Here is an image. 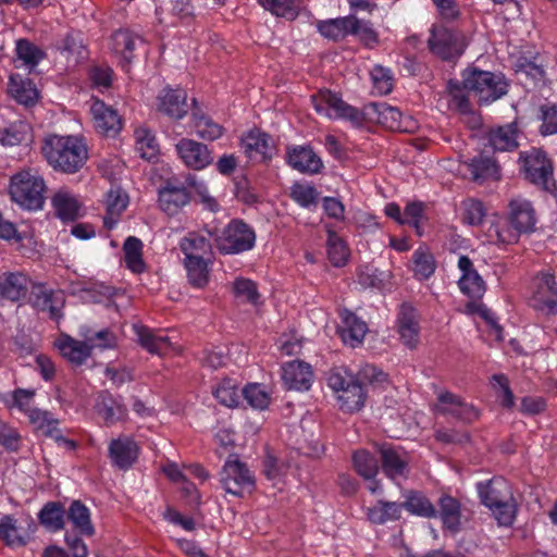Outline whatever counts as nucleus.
<instances>
[{
  "instance_id": "59",
  "label": "nucleus",
  "mask_w": 557,
  "mask_h": 557,
  "mask_svg": "<svg viewBox=\"0 0 557 557\" xmlns=\"http://www.w3.org/2000/svg\"><path fill=\"white\" fill-rule=\"evenodd\" d=\"M35 396V389L17 388L13 391L5 404L9 408H16L25 414H29V411L35 410L33 407Z\"/></svg>"
},
{
  "instance_id": "7",
  "label": "nucleus",
  "mask_w": 557,
  "mask_h": 557,
  "mask_svg": "<svg viewBox=\"0 0 557 557\" xmlns=\"http://www.w3.org/2000/svg\"><path fill=\"white\" fill-rule=\"evenodd\" d=\"M256 233L243 220H232L221 232H215V245L223 255H237L253 248Z\"/></svg>"
},
{
  "instance_id": "62",
  "label": "nucleus",
  "mask_w": 557,
  "mask_h": 557,
  "mask_svg": "<svg viewBox=\"0 0 557 557\" xmlns=\"http://www.w3.org/2000/svg\"><path fill=\"white\" fill-rule=\"evenodd\" d=\"M448 88L451 98V106L460 113L471 112V103L469 99V94L471 92L465 88L463 81L461 84L458 82H449Z\"/></svg>"
},
{
  "instance_id": "53",
  "label": "nucleus",
  "mask_w": 557,
  "mask_h": 557,
  "mask_svg": "<svg viewBox=\"0 0 557 557\" xmlns=\"http://www.w3.org/2000/svg\"><path fill=\"white\" fill-rule=\"evenodd\" d=\"M327 256L334 267H343L349 258V249L346 243L334 232H329Z\"/></svg>"
},
{
  "instance_id": "63",
  "label": "nucleus",
  "mask_w": 557,
  "mask_h": 557,
  "mask_svg": "<svg viewBox=\"0 0 557 557\" xmlns=\"http://www.w3.org/2000/svg\"><path fill=\"white\" fill-rule=\"evenodd\" d=\"M0 539L10 546H22L25 544L18 533L16 520L11 516H4L0 519Z\"/></svg>"
},
{
  "instance_id": "50",
  "label": "nucleus",
  "mask_w": 557,
  "mask_h": 557,
  "mask_svg": "<svg viewBox=\"0 0 557 557\" xmlns=\"http://www.w3.org/2000/svg\"><path fill=\"white\" fill-rule=\"evenodd\" d=\"M135 149L143 159H153L158 151V143L151 131L146 127L136 128L135 133Z\"/></svg>"
},
{
  "instance_id": "45",
  "label": "nucleus",
  "mask_w": 557,
  "mask_h": 557,
  "mask_svg": "<svg viewBox=\"0 0 557 557\" xmlns=\"http://www.w3.org/2000/svg\"><path fill=\"white\" fill-rule=\"evenodd\" d=\"M411 515L423 518H436L435 506L432 502L420 492H409L405 502L401 504Z\"/></svg>"
},
{
  "instance_id": "32",
  "label": "nucleus",
  "mask_w": 557,
  "mask_h": 557,
  "mask_svg": "<svg viewBox=\"0 0 557 557\" xmlns=\"http://www.w3.org/2000/svg\"><path fill=\"white\" fill-rule=\"evenodd\" d=\"M28 277L21 272H5L0 275V298L12 302L25 298L28 292Z\"/></svg>"
},
{
  "instance_id": "23",
  "label": "nucleus",
  "mask_w": 557,
  "mask_h": 557,
  "mask_svg": "<svg viewBox=\"0 0 557 557\" xmlns=\"http://www.w3.org/2000/svg\"><path fill=\"white\" fill-rule=\"evenodd\" d=\"M435 411L441 414H451L465 422H472L479 417L478 410L472 405L449 392L438 394Z\"/></svg>"
},
{
  "instance_id": "12",
  "label": "nucleus",
  "mask_w": 557,
  "mask_h": 557,
  "mask_svg": "<svg viewBox=\"0 0 557 557\" xmlns=\"http://www.w3.org/2000/svg\"><path fill=\"white\" fill-rule=\"evenodd\" d=\"M532 307L545 313L557 312V282L550 272H540L533 278Z\"/></svg>"
},
{
  "instance_id": "28",
  "label": "nucleus",
  "mask_w": 557,
  "mask_h": 557,
  "mask_svg": "<svg viewBox=\"0 0 557 557\" xmlns=\"http://www.w3.org/2000/svg\"><path fill=\"white\" fill-rule=\"evenodd\" d=\"M144 40L127 29H119L111 35L110 50L120 59L123 67H127L134 58V50Z\"/></svg>"
},
{
  "instance_id": "35",
  "label": "nucleus",
  "mask_w": 557,
  "mask_h": 557,
  "mask_svg": "<svg viewBox=\"0 0 557 557\" xmlns=\"http://www.w3.org/2000/svg\"><path fill=\"white\" fill-rule=\"evenodd\" d=\"M55 347L63 358L77 366L84 363L91 354V346L87 342L76 341L69 335H61Z\"/></svg>"
},
{
  "instance_id": "29",
  "label": "nucleus",
  "mask_w": 557,
  "mask_h": 557,
  "mask_svg": "<svg viewBox=\"0 0 557 557\" xmlns=\"http://www.w3.org/2000/svg\"><path fill=\"white\" fill-rule=\"evenodd\" d=\"M380 455L382 460V469L388 478L396 481L407 476L409 469L408 459L405 451L389 445H383L380 448Z\"/></svg>"
},
{
  "instance_id": "55",
  "label": "nucleus",
  "mask_w": 557,
  "mask_h": 557,
  "mask_svg": "<svg viewBox=\"0 0 557 557\" xmlns=\"http://www.w3.org/2000/svg\"><path fill=\"white\" fill-rule=\"evenodd\" d=\"M15 51L17 61H21L28 69L35 67L45 55L37 46L27 39L17 40Z\"/></svg>"
},
{
  "instance_id": "56",
  "label": "nucleus",
  "mask_w": 557,
  "mask_h": 557,
  "mask_svg": "<svg viewBox=\"0 0 557 557\" xmlns=\"http://www.w3.org/2000/svg\"><path fill=\"white\" fill-rule=\"evenodd\" d=\"M541 125L539 132L543 136L557 134V102H545L539 108Z\"/></svg>"
},
{
  "instance_id": "11",
  "label": "nucleus",
  "mask_w": 557,
  "mask_h": 557,
  "mask_svg": "<svg viewBox=\"0 0 557 557\" xmlns=\"http://www.w3.org/2000/svg\"><path fill=\"white\" fill-rule=\"evenodd\" d=\"M367 109L371 119L393 132L413 133L419 128V123L413 116L404 115L398 108L385 102L371 103Z\"/></svg>"
},
{
  "instance_id": "26",
  "label": "nucleus",
  "mask_w": 557,
  "mask_h": 557,
  "mask_svg": "<svg viewBox=\"0 0 557 557\" xmlns=\"http://www.w3.org/2000/svg\"><path fill=\"white\" fill-rule=\"evenodd\" d=\"M157 109L172 119H183L188 111L186 91L180 88H164L158 96Z\"/></svg>"
},
{
  "instance_id": "9",
  "label": "nucleus",
  "mask_w": 557,
  "mask_h": 557,
  "mask_svg": "<svg viewBox=\"0 0 557 557\" xmlns=\"http://www.w3.org/2000/svg\"><path fill=\"white\" fill-rule=\"evenodd\" d=\"M520 162L529 182L542 188H548V184L553 181V164L545 151L531 148L520 153Z\"/></svg>"
},
{
  "instance_id": "44",
  "label": "nucleus",
  "mask_w": 557,
  "mask_h": 557,
  "mask_svg": "<svg viewBox=\"0 0 557 557\" xmlns=\"http://www.w3.org/2000/svg\"><path fill=\"white\" fill-rule=\"evenodd\" d=\"M9 94L20 103L29 104L37 99V89L29 79L20 75H11L8 85Z\"/></svg>"
},
{
  "instance_id": "17",
  "label": "nucleus",
  "mask_w": 557,
  "mask_h": 557,
  "mask_svg": "<svg viewBox=\"0 0 557 557\" xmlns=\"http://www.w3.org/2000/svg\"><path fill=\"white\" fill-rule=\"evenodd\" d=\"M521 131L516 122L494 126L486 131L485 146L494 151L510 152L519 147Z\"/></svg>"
},
{
  "instance_id": "19",
  "label": "nucleus",
  "mask_w": 557,
  "mask_h": 557,
  "mask_svg": "<svg viewBox=\"0 0 557 557\" xmlns=\"http://www.w3.org/2000/svg\"><path fill=\"white\" fill-rule=\"evenodd\" d=\"M175 150L182 162L193 170H202L212 162V156L208 147L194 139L182 138L175 145Z\"/></svg>"
},
{
  "instance_id": "34",
  "label": "nucleus",
  "mask_w": 557,
  "mask_h": 557,
  "mask_svg": "<svg viewBox=\"0 0 557 557\" xmlns=\"http://www.w3.org/2000/svg\"><path fill=\"white\" fill-rule=\"evenodd\" d=\"M133 330L138 344L150 354L162 356L173 349L168 336L157 334L144 325H134Z\"/></svg>"
},
{
  "instance_id": "51",
  "label": "nucleus",
  "mask_w": 557,
  "mask_h": 557,
  "mask_svg": "<svg viewBox=\"0 0 557 557\" xmlns=\"http://www.w3.org/2000/svg\"><path fill=\"white\" fill-rule=\"evenodd\" d=\"M193 127L196 134L206 140H215L223 135L224 128L222 125L214 122L211 117L193 113Z\"/></svg>"
},
{
  "instance_id": "16",
  "label": "nucleus",
  "mask_w": 557,
  "mask_h": 557,
  "mask_svg": "<svg viewBox=\"0 0 557 557\" xmlns=\"http://www.w3.org/2000/svg\"><path fill=\"white\" fill-rule=\"evenodd\" d=\"M138 455L139 446L129 435L121 434L108 444V457L112 466L120 470L129 469L136 462Z\"/></svg>"
},
{
  "instance_id": "22",
  "label": "nucleus",
  "mask_w": 557,
  "mask_h": 557,
  "mask_svg": "<svg viewBox=\"0 0 557 557\" xmlns=\"http://www.w3.org/2000/svg\"><path fill=\"white\" fill-rule=\"evenodd\" d=\"M242 148L247 157L256 162L267 161L274 153V144L271 137L259 129H251L243 136Z\"/></svg>"
},
{
  "instance_id": "6",
  "label": "nucleus",
  "mask_w": 557,
  "mask_h": 557,
  "mask_svg": "<svg viewBox=\"0 0 557 557\" xmlns=\"http://www.w3.org/2000/svg\"><path fill=\"white\" fill-rule=\"evenodd\" d=\"M327 385L336 394L341 410L359 411L366 401V391L359 381L346 370H333L329 373Z\"/></svg>"
},
{
  "instance_id": "27",
  "label": "nucleus",
  "mask_w": 557,
  "mask_h": 557,
  "mask_svg": "<svg viewBox=\"0 0 557 557\" xmlns=\"http://www.w3.org/2000/svg\"><path fill=\"white\" fill-rule=\"evenodd\" d=\"M339 317L341 325L338 326V334L342 341L352 348L359 346L368 333L367 323L354 312L346 309L341 311Z\"/></svg>"
},
{
  "instance_id": "18",
  "label": "nucleus",
  "mask_w": 557,
  "mask_h": 557,
  "mask_svg": "<svg viewBox=\"0 0 557 557\" xmlns=\"http://www.w3.org/2000/svg\"><path fill=\"white\" fill-rule=\"evenodd\" d=\"M211 238L215 239V231L203 228L199 232H189L180 240V249L184 259L212 258L213 247Z\"/></svg>"
},
{
  "instance_id": "3",
  "label": "nucleus",
  "mask_w": 557,
  "mask_h": 557,
  "mask_svg": "<svg viewBox=\"0 0 557 557\" xmlns=\"http://www.w3.org/2000/svg\"><path fill=\"white\" fill-rule=\"evenodd\" d=\"M476 490L481 503L490 508L499 525L509 527L516 517V503L508 482L502 476L479 482Z\"/></svg>"
},
{
  "instance_id": "5",
  "label": "nucleus",
  "mask_w": 557,
  "mask_h": 557,
  "mask_svg": "<svg viewBox=\"0 0 557 557\" xmlns=\"http://www.w3.org/2000/svg\"><path fill=\"white\" fill-rule=\"evenodd\" d=\"M45 193L44 178L32 170H22L10 180L11 199L23 209L40 210L45 203Z\"/></svg>"
},
{
  "instance_id": "38",
  "label": "nucleus",
  "mask_w": 557,
  "mask_h": 557,
  "mask_svg": "<svg viewBox=\"0 0 557 557\" xmlns=\"http://www.w3.org/2000/svg\"><path fill=\"white\" fill-rule=\"evenodd\" d=\"M468 170L471 177L475 182H483L486 180H499L500 170L497 161L484 154L474 157L468 163Z\"/></svg>"
},
{
  "instance_id": "48",
  "label": "nucleus",
  "mask_w": 557,
  "mask_h": 557,
  "mask_svg": "<svg viewBox=\"0 0 557 557\" xmlns=\"http://www.w3.org/2000/svg\"><path fill=\"white\" fill-rule=\"evenodd\" d=\"M215 399L225 407H236L239 404L242 391L232 379L222 380L213 391Z\"/></svg>"
},
{
  "instance_id": "39",
  "label": "nucleus",
  "mask_w": 557,
  "mask_h": 557,
  "mask_svg": "<svg viewBox=\"0 0 557 557\" xmlns=\"http://www.w3.org/2000/svg\"><path fill=\"white\" fill-rule=\"evenodd\" d=\"M66 518L73 529L85 536H92L95 528L91 523L90 511L81 500H74L66 510Z\"/></svg>"
},
{
  "instance_id": "49",
  "label": "nucleus",
  "mask_w": 557,
  "mask_h": 557,
  "mask_svg": "<svg viewBox=\"0 0 557 557\" xmlns=\"http://www.w3.org/2000/svg\"><path fill=\"white\" fill-rule=\"evenodd\" d=\"M350 15L345 17L332 18L318 23L319 33L332 40H339L349 35Z\"/></svg>"
},
{
  "instance_id": "13",
  "label": "nucleus",
  "mask_w": 557,
  "mask_h": 557,
  "mask_svg": "<svg viewBox=\"0 0 557 557\" xmlns=\"http://www.w3.org/2000/svg\"><path fill=\"white\" fill-rule=\"evenodd\" d=\"M428 44L432 53L443 60H450L463 52L458 35L443 25H434L431 28Z\"/></svg>"
},
{
  "instance_id": "58",
  "label": "nucleus",
  "mask_w": 557,
  "mask_h": 557,
  "mask_svg": "<svg viewBox=\"0 0 557 557\" xmlns=\"http://www.w3.org/2000/svg\"><path fill=\"white\" fill-rule=\"evenodd\" d=\"M28 135L29 125L21 121L0 131V141L4 146H16L25 141Z\"/></svg>"
},
{
  "instance_id": "24",
  "label": "nucleus",
  "mask_w": 557,
  "mask_h": 557,
  "mask_svg": "<svg viewBox=\"0 0 557 557\" xmlns=\"http://www.w3.org/2000/svg\"><path fill=\"white\" fill-rule=\"evenodd\" d=\"M312 379V369L307 362L294 360L282 367V381L287 389L308 391Z\"/></svg>"
},
{
  "instance_id": "42",
  "label": "nucleus",
  "mask_w": 557,
  "mask_h": 557,
  "mask_svg": "<svg viewBox=\"0 0 557 557\" xmlns=\"http://www.w3.org/2000/svg\"><path fill=\"white\" fill-rule=\"evenodd\" d=\"M410 269L417 280L430 278L436 270L434 256L425 248H418L412 253Z\"/></svg>"
},
{
  "instance_id": "46",
  "label": "nucleus",
  "mask_w": 557,
  "mask_h": 557,
  "mask_svg": "<svg viewBox=\"0 0 557 557\" xmlns=\"http://www.w3.org/2000/svg\"><path fill=\"white\" fill-rule=\"evenodd\" d=\"M65 515L66 511L60 503L49 502L39 511L38 519L45 528L51 531H60L64 527Z\"/></svg>"
},
{
  "instance_id": "52",
  "label": "nucleus",
  "mask_w": 557,
  "mask_h": 557,
  "mask_svg": "<svg viewBox=\"0 0 557 557\" xmlns=\"http://www.w3.org/2000/svg\"><path fill=\"white\" fill-rule=\"evenodd\" d=\"M352 462L359 475L372 480L379 472V460L366 449H359L352 455Z\"/></svg>"
},
{
  "instance_id": "21",
  "label": "nucleus",
  "mask_w": 557,
  "mask_h": 557,
  "mask_svg": "<svg viewBox=\"0 0 557 557\" xmlns=\"http://www.w3.org/2000/svg\"><path fill=\"white\" fill-rule=\"evenodd\" d=\"M458 269L461 272V276L458 280L460 292L472 299L482 298L486 290L485 282L474 269L468 256L459 257Z\"/></svg>"
},
{
  "instance_id": "10",
  "label": "nucleus",
  "mask_w": 557,
  "mask_h": 557,
  "mask_svg": "<svg viewBox=\"0 0 557 557\" xmlns=\"http://www.w3.org/2000/svg\"><path fill=\"white\" fill-rule=\"evenodd\" d=\"M220 481L226 493L240 497L246 490L255 486V476L245 463L235 456H230L225 461Z\"/></svg>"
},
{
  "instance_id": "31",
  "label": "nucleus",
  "mask_w": 557,
  "mask_h": 557,
  "mask_svg": "<svg viewBox=\"0 0 557 557\" xmlns=\"http://www.w3.org/2000/svg\"><path fill=\"white\" fill-rule=\"evenodd\" d=\"M288 164L301 173H319L323 168L320 157L310 148L297 146L287 150Z\"/></svg>"
},
{
  "instance_id": "64",
  "label": "nucleus",
  "mask_w": 557,
  "mask_h": 557,
  "mask_svg": "<svg viewBox=\"0 0 557 557\" xmlns=\"http://www.w3.org/2000/svg\"><path fill=\"white\" fill-rule=\"evenodd\" d=\"M350 23L349 35L357 36L366 45L377 42V34L370 23L361 21L354 15H350Z\"/></svg>"
},
{
  "instance_id": "1",
  "label": "nucleus",
  "mask_w": 557,
  "mask_h": 557,
  "mask_svg": "<svg viewBox=\"0 0 557 557\" xmlns=\"http://www.w3.org/2000/svg\"><path fill=\"white\" fill-rule=\"evenodd\" d=\"M537 215L533 203L523 196L509 199L505 218L488 226L486 235L495 244H516L522 234L534 232Z\"/></svg>"
},
{
  "instance_id": "14",
  "label": "nucleus",
  "mask_w": 557,
  "mask_h": 557,
  "mask_svg": "<svg viewBox=\"0 0 557 557\" xmlns=\"http://www.w3.org/2000/svg\"><path fill=\"white\" fill-rule=\"evenodd\" d=\"M30 304L38 312L46 313L51 320L58 322L63 317L65 295L62 290L37 285L32 290Z\"/></svg>"
},
{
  "instance_id": "61",
  "label": "nucleus",
  "mask_w": 557,
  "mask_h": 557,
  "mask_svg": "<svg viewBox=\"0 0 557 557\" xmlns=\"http://www.w3.org/2000/svg\"><path fill=\"white\" fill-rule=\"evenodd\" d=\"M373 88L379 95H387L393 90L394 77L389 69L375 65L371 72Z\"/></svg>"
},
{
  "instance_id": "2",
  "label": "nucleus",
  "mask_w": 557,
  "mask_h": 557,
  "mask_svg": "<svg viewBox=\"0 0 557 557\" xmlns=\"http://www.w3.org/2000/svg\"><path fill=\"white\" fill-rule=\"evenodd\" d=\"M42 153L54 170L64 173L77 172L88 157L85 143L75 136H49L42 146Z\"/></svg>"
},
{
  "instance_id": "41",
  "label": "nucleus",
  "mask_w": 557,
  "mask_h": 557,
  "mask_svg": "<svg viewBox=\"0 0 557 557\" xmlns=\"http://www.w3.org/2000/svg\"><path fill=\"white\" fill-rule=\"evenodd\" d=\"M106 209L104 224L112 228L116 223L119 216L126 209L128 205L127 195L120 188H111L106 195Z\"/></svg>"
},
{
  "instance_id": "40",
  "label": "nucleus",
  "mask_w": 557,
  "mask_h": 557,
  "mask_svg": "<svg viewBox=\"0 0 557 557\" xmlns=\"http://www.w3.org/2000/svg\"><path fill=\"white\" fill-rule=\"evenodd\" d=\"M212 258H189L184 259V267L187 272L188 282L197 288L205 287L209 282Z\"/></svg>"
},
{
  "instance_id": "54",
  "label": "nucleus",
  "mask_w": 557,
  "mask_h": 557,
  "mask_svg": "<svg viewBox=\"0 0 557 557\" xmlns=\"http://www.w3.org/2000/svg\"><path fill=\"white\" fill-rule=\"evenodd\" d=\"M289 197L300 207H315L319 200V191L308 183H295L290 187Z\"/></svg>"
},
{
  "instance_id": "37",
  "label": "nucleus",
  "mask_w": 557,
  "mask_h": 557,
  "mask_svg": "<svg viewBox=\"0 0 557 557\" xmlns=\"http://www.w3.org/2000/svg\"><path fill=\"white\" fill-rule=\"evenodd\" d=\"M403 513V505L396 502L377 500L374 505L367 507L366 515L373 524H385L397 521Z\"/></svg>"
},
{
  "instance_id": "15",
  "label": "nucleus",
  "mask_w": 557,
  "mask_h": 557,
  "mask_svg": "<svg viewBox=\"0 0 557 557\" xmlns=\"http://www.w3.org/2000/svg\"><path fill=\"white\" fill-rule=\"evenodd\" d=\"M90 114L96 132L103 136L114 137L123 127V122L117 111L100 99H91Z\"/></svg>"
},
{
  "instance_id": "36",
  "label": "nucleus",
  "mask_w": 557,
  "mask_h": 557,
  "mask_svg": "<svg viewBox=\"0 0 557 557\" xmlns=\"http://www.w3.org/2000/svg\"><path fill=\"white\" fill-rule=\"evenodd\" d=\"M189 200L186 189L172 183H168L159 191V206L169 215L176 214Z\"/></svg>"
},
{
  "instance_id": "33",
  "label": "nucleus",
  "mask_w": 557,
  "mask_h": 557,
  "mask_svg": "<svg viewBox=\"0 0 557 557\" xmlns=\"http://www.w3.org/2000/svg\"><path fill=\"white\" fill-rule=\"evenodd\" d=\"M51 202L57 216L64 222H72L82 216V201L67 189L58 190Z\"/></svg>"
},
{
  "instance_id": "43",
  "label": "nucleus",
  "mask_w": 557,
  "mask_h": 557,
  "mask_svg": "<svg viewBox=\"0 0 557 557\" xmlns=\"http://www.w3.org/2000/svg\"><path fill=\"white\" fill-rule=\"evenodd\" d=\"M27 417L29 423L34 426V430L40 435L55 438L59 437V420L55 419L51 412L35 409L33 411H29V414Z\"/></svg>"
},
{
  "instance_id": "4",
  "label": "nucleus",
  "mask_w": 557,
  "mask_h": 557,
  "mask_svg": "<svg viewBox=\"0 0 557 557\" xmlns=\"http://www.w3.org/2000/svg\"><path fill=\"white\" fill-rule=\"evenodd\" d=\"M463 86L480 106L491 104L508 92L509 84L502 74L469 67L462 72Z\"/></svg>"
},
{
  "instance_id": "57",
  "label": "nucleus",
  "mask_w": 557,
  "mask_h": 557,
  "mask_svg": "<svg viewBox=\"0 0 557 557\" xmlns=\"http://www.w3.org/2000/svg\"><path fill=\"white\" fill-rule=\"evenodd\" d=\"M245 400L255 409H265L271 400L269 392L258 383L248 384L242 389Z\"/></svg>"
},
{
  "instance_id": "30",
  "label": "nucleus",
  "mask_w": 557,
  "mask_h": 557,
  "mask_svg": "<svg viewBox=\"0 0 557 557\" xmlns=\"http://www.w3.org/2000/svg\"><path fill=\"white\" fill-rule=\"evenodd\" d=\"M95 411L107 426H111L127 417L126 406L109 393H101L96 401Z\"/></svg>"
},
{
  "instance_id": "60",
  "label": "nucleus",
  "mask_w": 557,
  "mask_h": 557,
  "mask_svg": "<svg viewBox=\"0 0 557 557\" xmlns=\"http://www.w3.org/2000/svg\"><path fill=\"white\" fill-rule=\"evenodd\" d=\"M233 293L234 296L243 302L257 305L260 299L256 283L248 278H237L233 283Z\"/></svg>"
},
{
  "instance_id": "47",
  "label": "nucleus",
  "mask_w": 557,
  "mask_h": 557,
  "mask_svg": "<svg viewBox=\"0 0 557 557\" xmlns=\"http://www.w3.org/2000/svg\"><path fill=\"white\" fill-rule=\"evenodd\" d=\"M126 267L134 273H141L145 270L143 260V243L140 239L129 236L123 246Z\"/></svg>"
},
{
  "instance_id": "25",
  "label": "nucleus",
  "mask_w": 557,
  "mask_h": 557,
  "mask_svg": "<svg viewBox=\"0 0 557 557\" xmlns=\"http://www.w3.org/2000/svg\"><path fill=\"white\" fill-rule=\"evenodd\" d=\"M436 518L442 522L443 529L457 533L461 528V503L449 494H442L435 506Z\"/></svg>"
},
{
  "instance_id": "20",
  "label": "nucleus",
  "mask_w": 557,
  "mask_h": 557,
  "mask_svg": "<svg viewBox=\"0 0 557 557\" xmlns=\"http://www.w3.org/2000/svg\"><path fill=\"white\" fill-rule=\"evenodd\" d=\"M397 331L401 342L410 349L420 342V317L414 307L403 304L397 315Z\"/></svg>"
},
{
  "instance_id": "8",
  "label": "nucleus",
  "mask_w": 557,
  "mask_h": 557,
  "mask_svg": "<svg viewBox=\"0 0 557 557\" xmlns=\"http://www.w3.org/2000/svg\"><path fill=\"white\" fill-rule=\"evenodd\" d=\"M311 102L317 113L327 119L346 120L356 125L362 122V115L356 108L345 102L338 94L329 89L312 95Z\"/></svg>"
}]
</instances>
